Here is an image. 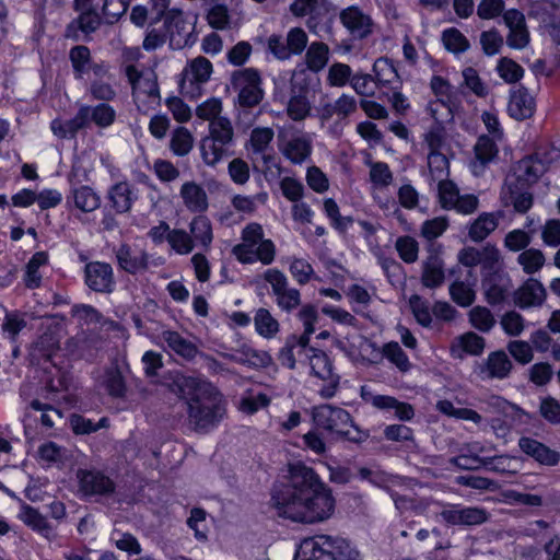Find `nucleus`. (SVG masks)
Segmentation results:
<instances>
[{
	"label": "nucleus",
	"instance_id": "obj_10",
	"mask_svg": "<svg viewBox=\"0 0 560 560\" xmlns=\"http://www.w3.org/2000/svg\"><path fill=\"white\" fill-rule=\"evenodd\" d=\"M77 479L79 490L84 497H108L115 493L114 480L103 471L92 469H78Z\"/></svg>",
	"mask_w": 560,
	"mask_h": 560
},
{
	"label": "nucleus",
	"instance_id": "obj_28",
	"mask_svg": "<svg viewBox=\"0 0 560 560\" xmlns=\"http://www.w3.org/2000/svg\"><path fill=\"white\" fill-rule=\"evenodd\" d=\"M190 236L194 244L208 250L213 240L212 224L206 215H197L189 223Z\"/></svg>",
	"mask_w": 560,
	"mask_h": 560
},
{
	"label": "nucleus",
	"instance_id": "obj_18",
	"mask_svg": "<svg viewBox=\"0 0 560 560\" xmlns=\"http://www.w3.org/2000/svg\"><path fill=\"white\" fill-rule=\"evenodd\" d=\"M482 284L487 301L492 305L502 303L512 289L510 277L500 272L487 276Z\"/></svg>",
	"mask_w": 560,
	"mask_h": 560
},
{
	"label": "nucleus",
	"instance_id": "obj_30",
	"mask_svg": "<svg viewBox=\"0 0 560 560\" xmlns=\"http://www.w3.org/2000/svg\"><path fill=\"white\" fill-rule=\"evenodd\" d=\"M162 338L175 353L184 359L191 360L198 352L197 347L177 331L166 330L162 334Z\"/></svg>",
	"mask_w": 560,
	"mask_h": 560
},
{
	"label": "nucleus",
	"instance_id": "obj_47",
	"mask_svg": "<svg viewBox=\"0 0 560 560\" xmlns=\"http://www.w3.org/2000/svg\"><path fill=\"white\" fill-rule=\"evenodd\" d=\"M428 166L431 180L439 183L447 179L450 174L448 161L444 154L430 152L428 155Z\"/></svg>",
	"mask_w": 560,
	"mask_h": 560
},
{
	"label": "nucleus",
	"instance_id": "obj_37",
	"mask_svg": "<svg viewBox=\"0 0 560 560\" xmlns=\"http://www.w3.org/2000/svg\"><path fill=\"white\" fill-rule=\"evenodd\" d=\"M212 70V63L206 57L199 56L188 63L185 78L191 83H205L210 79Z\"/></svg>",
	"mask_w": 560,
	"mask_h": 560
},
{
	"label": "nucleus",
	"instance_id": "obj_9",
	"mask_svg": "<svg viewBox=\"0 0 560 560\" xmlns=\"http://www.w3.org/2000/svg\"><path fill=\"white\" fill-rule=\"evenodd\" d=\"M311 354H306L310 361L312 373L326 382L319 390V395L329 399L334 397L339 387L340 376L332 372V363L328 355L318 349L311 348Z\"/></svg>",
	"mask_w": 560,
	"mask_h": 560
},
{
	"label": "nucleus",
	"instance_id": "obj_7",
	"mask_svg": "<svg viewBox=\"0 0 560 560\" xmlns=\"http://www.w3.org/2000/svg\"><path fill=\"white\" fill-rule=\"evenodd\" d=\"M311 93L310 80L305 71L294 73L287 105V114L292 120L302 121L310 116L312 110Z\"/></svg>",
	"mask_w": 560,
	"mask_h": 560
},
{
	"label": "nucleus",
	"instance_id": "obj_52",
	"mask_svg": "<svg viewBox=\"0 0 560 560\" xmlns=\"http://www.w3.org/2000/svg\"><path fill=\"white\" fill-rule=\"evenodd\" d=\"M69 421L73 432L77 434H89L108 427L107 418H102L97 423H94L90 419L77 413L71 415Z\"/></svg>",
	"mask_w": 560,
	"mask_h": 560
},
{
	"label": "nucleus",
	"instance_id": "obj_31",
	"mask_svg": "<svg viewBox=\"0 0 560 560\" xmlns=\"http://www.w3.org/2000/svg\"><path fill=\"white\" fill-rule=\"evenodd\" d=\"M230 358L238 364L254 368H266L271 363V357L267 352L246 347L235 351Z\"/></svg>",
	"mask_w": 560,
	"mask_h": 560
},
{
	"label": "nucleus",
	"instance_id": "obj_12",
	"mask_svg": "<svg viewBox=\"0 0 560 560\" xmlns=\"http://www.w3.org/2000/svg\"><path fill=\"white\" fill-rule=\"evenodd\" d=\"M428 254L422 262L421 282L424 287L434 289L441 287L445 280L444 262L441 258L442 245L425 246Z\"/></svg>",
	"mask_w": 560,
	"mask_h": 560
},
{
	"label": "nucleus",
	"instance_id": "obj_59",
	"mask_svg": "<svg viewBox=\"0 0 560 560\" xmlns=\"http://www.w3.org/2000/svg\"><path fill=\"white\" fill-rule=\"evenodd\" d=\"M497 70L500 77L508 83L517 82L524 74L523 68L509 58L500 59Z\"/></svg>",
	"mask_w": 560,
	"mask_h": 560
},
{
	"label": "nucleus",
	"instance_id": "obj_61",
	"mask_svg": "<svg viewBox=\"0 0 560 560\" xmlns=\"http://www.w3.org/2000/svg\"><path fill=\"white\" fill-rule=\"evenodd\" d=\"M275 132L268 127H258L250 132V145L255 153H262L272 141Z\"/></svg>",
	"mask_w": 560,
	"mask_h": 560
},
{
	"label": "nucleus",
	"instance_id": "obj_50",
	"mask_svg": "<svg viewBox=\"0 0 560 560\" xmlns=\"http://www.w3.org/2000/svg\"><path fill=\"white\" fill-rule=\"evenodd\" d=\"M469 322L478 330L488 332L495 324L494 316L483 306H475L469 312Z\"/></svg>",
	"mask_w": 560,
	"mask_h": 560
},
{
	"label": "nucleus",
	"instance_id": "obj_60",
	"mask_svg": "<svg viewBox=\"0 0 560 560\" xmlns=\"http://www.w3.org/2000/svg\"><path fill=\"white\" fill-rule=\"evenodd\" d=\"M277 305L285 311L291 312L301 304V294L298 289L289 288V284L282 291L275 294Z\"/></svg>",
	"mask_w": 560,
	"mask_h": 560
},
{
	"label": "nucleus",
	"instance_id": "obj_15",
	"mask_svg": "<svg viewBox=\"0 0 560 560\" xmlns=\"http://www.w3.org/2000/svg\"><path fill=\"white\" fill-rule=\"evenodd\" d=\"M513 298L521 308L537 307L546 301L547 292L540 281L529 278L514 291Z\"/></svg>",
	"mask_w": 560,
	"mask_h": 560
},
{
	"label": "nucleus",
	"instance_id": "obj_1",
	"mask_svg": "<svg viewBox=\"0 0 560 560\" xmlns=\"http://www.w3.org/2000/svg\"><path fill=\"white\" fill-rule=\"evenodd\" d=\"M270 505L279 517L317 524L332 516L336 499L313 468L298 463L289 468L288 483L273 488Z\"/></svg>",
	"mask_w": 560,
	"mask_h": 560
},
{
	"label": "nucleus",
	"instance_id": "obj_32",
	"mask_svg": "<svg viewBox=\"0 0 560 560\" xmlns=\"http://www.w3.org/2000/svg\"><path fill=\"white\" fill-rule=\"evenodd\" d=\"M545 164L536 158L528 156L521 160L516 166L517 178L527 184H533L545 173Z\"/></svg>",
	"mask_w": 560,
	"mask_h": 560
},
{
	"label": "nucleus",
	"instance_id": "obj_42",
	"mask_svg": "<svg viewBox=\"0 0 560 560\" xmlns=\"http://www.w3.org/2000/svg\"><path fill=\"white\" fill-rule=\"evenodd\" d=\"M170 147L177 156L187 155L194 147V137L185 127L176 128L171 137Z\"/></svg>",
	"mask_w": 560,
	"mask_h": 560
},
{
	"label": "nucleus",
	"instance_id": "obj_22",
	"mask_svg": "<svg viewBox=\"0 0 560 560\" xmlns=\"http://www.w3.org/2000/svg\"><path fill=\"white\" fill-rule=\"evenodd\" d=\"M115 255L119 267L131 275H136L137 272L148 269V254L141 252L136 255L127 244L120 245L116 249Z\"/></svg>",
	"mask_w": 560,
	"mask_h": 560
},
{
	"label": "nucleus",
	"instance_id": "obj_25",
	"mask_svg": "<svg viewBox=\"0 0 560 560\" xmlns=\"http://www.w3.org/2000/svg\"><path fill=\"white\" fill-rule=\"evenodd\" d=\"M88 108H80L77 115L67 121L54 119L50 128L58 138H73L77 132L88 126Z\"/></svg>",
	"mask_w": 560,
	"mask_h": 560
},
{
	"label": "nucleus",
	"instance_id": "obj_6",
	"mask_svg": "<svg viewBox=\"0 0 560 560\" xmlns=\"http://www.w3.org/2000/svg\"><path fill=\"white\" fill-rule=\"evenodd\" d=\"M231 86L237 92V103L243 108L257 106L264 97L261 78L254 68L236 70L231 74Z\"/></svg>",
	"mask_w": 560,
	"mask_h": 560
},
{
	"label": "nucleus",
	"instance_id": "obj_34",
	"mask_svg": "<svg viewBox=\"0 0 560 560\" xmlns=\"http://www.w3.org/2000/svg\"><path fill=\"white\" fill-rule=\"evenodd\" d=\"M103 385L109 396L115 398L125 397L127 386L122 373L117 364L109 366L105 371Z\"/></svg>",
	"mask_w": 560,
	"mask_h": 560
},
{
	"label": "nucleus",
	"instance_id": "obj_8",
	"mask_svg": "<svg viewBox=\"0 0 560 560\" xmlns=\"http://www.w3.org/2000/svg\"><path fill=\"white\" fill-rule=\"evenodd\" d=\"M280 152L293 164H302L312 153V140L294 129H281L278 133Z\"/></svg>",
	"mask_w": 560,
	"mask_h": 560
},
{
	"label": "nucleus",
	"instance_id": "obj_35",
	"mask_svg": "<svg viewBox=\"0 0 560 560\" xmlns=\"http://www.w3.org/2000/svg\"><path fill=\"white\" fill-rule=\"evenodd\" d=\"M455 107L456 102L453 98H436L429 102L427 109L434 119L435 125H443L453 120Z\"/></svg>",
	"mask_w": 560,
	"mask_h": 560
},
{
	"label": "nucleus",
	"instance_id": "obj_16",
	"mask_svg": "<svg viewBox=\"0 0 560 560\" xmlns=\"http://www.w3.org/2000/svg\"><path fill=\"white\" fill-rule=\"evenodd\" d=\"M503 218L502 211L482 212L467 228L468 237L475 243L485 241L494 232Z\"/></svg>",
	"mask_w": 560,
	"mask_h": 560
},
{
	"label": "nucleus",
	"instance_id": "obj_19",
	"mask_svg": "<svg viewBox=\"0 0 560 560\" xmlns=\"http://www.w3.org/2000/svg\"><path fill=\"white\" fill-rule=\"evenodd\" d=\"M513 363L503 350L490 352L480 368L481 374L487 378L504 380L509 377Z\"/></svg>",
	"mask_w": 560,
	"mask_h": 560
},
{
	"label": "nucleus",
	"instance_id": "obj_57",
	"mask_svg": "<svg viewBox=\"0 0 560 560\" xmlns=\"http://www.w3.org/2000/svg\"><path fill=\"white\" fill-rule=\"evenodd\" d=\"M532 243V236L524 230L510 231L504 237V247L511 252H524Z\"/></svg>",
	"mask_w": 560,
	"mask_h": 560
},
{
	"label": "nucleus",
	"instance_id": "obj_33",
	"mask_svg": "<svg viewBox=\"0 0 560 560\" xmlns=\"http://www.w3.org/2000/svg\"><path fill=\"white\" fill-rule=\"evenodd\" d=\"M329 60V47L323 42L312 43L305 54V62L310 70L319 72Z\"/></svg>",
	"mask_w": 560,
	"mask_h": 560
},
{
	"label": "nucleus",
	"instance_id": "obj_5",
	"mask_svg": "<svg viewBox=\"0 0 560 560\" xmlns=\"http://www.w3.org/2000/svg\"><path fill=\"white\" fill-rule=\"evenodd\" d=\"M126 75L132 86V96L139 110L147 112L160 105L158 77L153 70L139 71L130 65L126 68Z\"/></svg>",
	"mask_w": 560,
	"mask_h": 560
},
{
	"label": "nucleus",
	"instance_id": "obj_4",
	"mask_svg": "<svg viewBox=\"0 0 560 560\" xmlns=\"http://www.w3.org/2000/svg\"><path fill=\"white\" fill-rule=\"evenodd\" d=\"M294 560H359V555L345 540L322 535L304 539Z\"/></svg>",
	"mask_w": 560,
	"mask_h": 560
},
{
	"label": "nucleus",
	"instance_id": "obj_36",
	"mask_svg": "<svg viewBox=\"0 0 560 560\" xmlns=\"http://www.w3.org/2000/svg\"><path fill=\"white\" fill-rule=\"evenodd\" d=\"M448 228V220L446 217H436L427 220L420 228V236L425 240L427 245H441L436 240L443 235Z\"/></svg>",
	"mask_w": 560,
	"mask_h": 560
},
{
	"label": "nucleus",
	"instance_id": "obj_54",
	"mask_svg": "<svg viewBox=\"0 0 560 560\" xmlns=\"http://www.w3.org/2000/svg\"><path fill=\"white\" fill-rule=\"evenodd\" d=\"M129 0H105L102 13L107 24L116 23L128 10Z\"/></svg>",
	"mask_w": 560,
	"mask_h": 560
},
{
	"label": "nucleus",
	"instance_id": "obj_14",
	"mask_svg": "<svg viewBox=\"0 0 560 560\" xmlns=\"http://www.w3.org/2000/svg\"><path fill=\"white\" fill-rule=\"evenodd\" d=\"M441 517L450 525L475 526L487 522L489 513L477 506L451 508L443 510Z\"/></svg>",
	"mask_w": 560,
	"mask_h": 560
},
{
	"label": "nucleus",
	"instance_id": "obj_62",
	"mask_svg": "<svg viewBox=\"0 0 560 560\" xmlns=\"http://www.w3.org/2000/svg\"><path fill=\"white\" fill-rule=\"evenodd\" d=\"M352 78V70L350 66L341 62H336L330 66L328 70L327 81L331 86H343Z\"/></svg>",
	"mask_w": 560,
	"mask_h": 560
},
{
	"label": "nucleus",
	"instance_id": "obj_39",
	"mask_svg": "<svg viewBox=\"0 0 560 560\" xmlns=\"http://www.w3.org/2000/svg\"><path fill=\"white\" fill-rule=\"evenodd\" d=\"M219 143L232 147L234 143V128L226 117H219L209 124V135Z\"/></svg>",
	"mask_w": 560,
	"mask_h": 560
},
{
	"label": "nucleus",
	"instance_id": "obj_49",
	"mask_svg": "<svg viewBox=\"0 0 560 560\" xmlns=\"http://www.w3.org/2000/svg\"><path fill=\"white\" fill-rule=\"evenodd\" d=\"M395 248L402 261L406 264H413L418 259L419 244L418 242L408 235L400 236L396 240Z\"/></svg>",
	"mask_w": 560,
	"mask_h": 560
},
{
	"label": "nucleus",
	"instance_id": "obj_17",
	"mask_svg": "<svg viewBox=\"0 0 560 560\" xmlns=\"http://www.w3.org/2000/svg\"><path fill=\"white\" fill-rule=\"evenodd\" d=\"M518 446L523 453L541 465L555 466L560 460V454L557 451L549 448L547 445L532 438H521L518 440Z\"/></svg>",
	"mask_w": 560,
	"mask_h": 560
},
{
	"label": "nucleus",
	"instance_id": "obj_13",
	"mask_svg": "<svg viewBox=\"0 0 560 560\" xmlns=\"http://www.w3.org/2000/svg\"><path fill=\"white\" fill-rule=\"evenodd\" d=\"M339 19L354 38L363 39L372 33L373 21L371 16L357 5L343 9L339 14Z\"/></svg>",
	"mask_w": 560,
	"mask_h": 560
},
{
	"label": "nucleus",
	"instance_id": "obj_40",
	"mask_svg": "<svg viewBox=\"0 0 560 560\" xmlns=\"http://www.w3.org/2000/svg\"><path fill=\"white\" fill-rule=\"evenodd\" d=\"M73 201L83 212H92L101 205L100 196L89 186H81L72 190Z\"/></svg>",
	"mask_w": 560,
	"mask_h": 560
},
{
	"label": "nucleus",
	"instance_id": "obj_11",
	"mask_svg": "<svg viewBox=\"0 0 560 560\" xmlns=\"http://www.w3.org/2000/svg\"><path fill=\"white\" fill-rule=\"evenodd\" d=\"M84 279L85 284L94 292L109 294L114 291V270L107 262H88L84 267Z\"/></svg>",
	"mask_w": 560,
	"mask_h": 560
},
{
	"label": "nucleus",
	"instance_id": "obj_45",
	"mask_svg": "<svg viewBox=\"0 0 560 560\" xmlns=\"http://www.w3.org/2000/svg\"><path fill=\"white\" fill-rule=\"evenodd\" d=\"M48 256L45 252H37L33 255L31 260L26 265L25 271V285L30 289H35L40 285L42 276L38 272L40 266L47 264Z\"/></svg>",
	"mask_w": 560,
	"mask_h": 560
},
{
	"label": "nucleus",
	"instance_id": "obj_21",
	"mask_svg": "<svg viewBox=\"0 0 560 560\" xmlns=\"http://www.w3.org/2000/svg\"><path fill=\"white\" fill-rule=\"evenodd\" d=\"M535 100L526 89L513 91L510 96L508 112L516 120L530 118L535 112Z\"/></svg>",
	"mask_w": 560,
	"mask_h": 560
},
{
	"label": "nucleus",
	"instance_id": "obj_3",
	"mask_svg": "<svg viewBox=\"0 0 560 560\" xmlns=\"http://www.w3.org/2000/svg\"><path fill=\"white\" fill-rule=\"evenodd\" d=\"M312 418L317 428L336 433L354 443L368 440L369 433L357 427L350 413L337 406L324 404L312 409Z\"/></svg>",
	"mask_w": 560,
	"mask_h": 560
},
{
	"label": "nucleus",
	"instance_id": "obj_55",
	"mask_svg": "<svg viewBox=\"0 0 560 560\" xmlns=\"http://www.w3.org/2000/svg\"><path fill=\"white\" fill-rule=\"evenodd\" d=\"M452 300L460 306H469L475 301V291L463 281H455L450 287Z\"/></svg>",
	"mask_w": 560,
	"mask_h": 560
},
{
	"label": "nucleus",
	"instance_id": "obj_26",
	"mask_svg": "<svg viewBox=\"0 0 560 560\" xmlns=\"http://www.w3.org/2000/svg\"><path fill=\"white\" fill-rule=\"evenodd\" d=\"M486 347L485 339L476 332L469 331L458 336L451 351L454 357L462 358L460 351L470 355H480Z\"/></svg>",
	"mask_w": 560,
	"mask_h": 560
},
{
	"label": "nucleus",
	"instance_id": "obj_48",
	"mask_svg": "<svg viewBox=\"0 0 560 560\" xmlns=\"http://www.w3.org/2000/svg\"><path fill=\"white\" fill-rule=\"evenodd\" d=\"M255 326L259 335L270 338L279 330V323L267 308H259L255 315Z\"/></svg>",
	"mask_w": 560,
	"mask_h": 560
},
{
	"label": "nucleus",
	"instance_id": "obj_46",
	"mask_svg": "<svg viewBox=\"0 0 560 560\" xmlns=\"http://www.w3.org/2000/svg\"><path fill=\"white\" fill-rule=\"evenodd\" d=\"M166 241L171 248L179 255H187L194 249V241L188 232L174 229L167 233Z\"/></svg>",
	"mask_w": 560,
	"mask_h": 560
},
{
	"label": "nucleus",
	"instance_id": "obj_27",
	"mask_svg": "<svg viewBox=\"0 0 560 560\" xmlns=\"http://www.w3.org/2000/svg\"><path fill=\"white\" fill-rule=\"evenodd\" d=\"M112 207L118 213L128 212L136 199L133 190L127 182H119L115 184L108 192Z\"/></svg>",
	"mask_w": 560,
	"mask_h": 560
},
{
	"label": "nucleus",
	"instance_id": "obj_2",
	"mask_svg": "<svg viewBox=\"0 0 560 560\" xmlns=\"http://www.w3.org/2000/svg\"><path fill=\"white\" fill-rule=\"evenodd\" d=\"M176 385L180 397L186 400L191 430L205 433L222 420L225 415L223 399L211 383L198 377L183 376L176 381Z\"/></svg>",
	"mask_w": 560,
	"mask_h": 560
},
{
	"label": "nucleus",
	"instance_id": "obj_44",
	"mask_svg": "<svg viewBox=\"0 0 560 560\" xmlns=\"http://www.w3.org/2000/svg\"><path fill=\"white\" fill-rule=\"evenodd\" d=\"M546 258L544 253L537 248H527L517 257V262L522 266L523 271L527 275L538 272L545 265Z\"/></svg>",
	"mask_w": 560,
	"mask_h": 560
},
{
	"label": "nucleus",
	"instance_id": "obj_38",
	"mask_svg": "<svg viewBox=\"0 0 560 560\" xmlns=\"http://www.w3.org/2000/svg\"><path fill=\"white\" fill-rule=\"evenodd\" d=\"M479 265L487 276L500 271L502 267V256L495 245L488 243L479 249Z\"/></svg>",
	"mask_w": 560,
	"mask_h": 560
},
{
	"label": "nucleus",
	"instance_id": "obj_20",
	"mask_svg": "<svg viewBox=\"0 0 560 560\" xmlns=\"http://www.w3.org/2000/svg\"><path fill=\"white\" fill-rule=\"evenodd\" d=\"M179 195L187 210L194 213H203L209 208L206 190L196 182H186L182 185Z\"/></svg>",
	"mask_w": 560,
	"mask_h": 560
},
{
	"label": "nucleus",
	"instance_id": "obj_58",
	"mask_svg": "<svg viewBox=\"0 0 560 560\" xmlns=\"http://www.w3.org/2000/svg\"><path fill=\"white\" fill-rule=\"evenodd\" d=\"M326 3L327 0H295L290 5V10L295 16L318 15Z\"/></svg>",
	"mask_w": 560,
	"mask_h": 560
},
{
	"label": "nucleus",
	"instance_id": "obj_56",
	"mask_svg": "<svg viewBox=\"0 0 560 560\" xmlns=\"http://www.w3.org/2000/svg\"><path fill=\"white\" fill-rule=\"evenodd\" d=\"M439 201L443 209L452 210L456 199L459 197V191L452 180H442L438 183Z\"/></svg>",
	"mask_w": 560,
	"mask_h": 560
},
{
	"label": "nucleus",
	"instance_id": "obj_64",
	"mask_svg": "<svg viewBox=\"0 0 560 560\" xmlns=\"http://www.w3.org/2000/svg\"><path fill=\"white\" fill-rule=\"evenodd\" d=\"M475 153L477 160H479L481 164H487L493 160L498 153V149L493 139L489 138L488 136L479 137L475 145Z\"/></svg>",
	"mask_w": 560,
	"mask_h": 560
},
{
	"label": "nucleus",
	"instance_id": "obj_29",
	"mask_svg": "<svg viewBox=\"0 0 560 560\" xmlns=\"http://www.w3.org/2000/svg\"><path fill=\"white\" fill-rule=\"evenodd\" d=\"M79 12V16L68 25L67 36H70L71 32L77 30L89 35L94 33L101 26V16L93 8L80 10Z\"/></svg>",
	"mask_w": 560,
	"mask_h": 560
},
{
	"label": "nucleus",
	"instance_id": "obj_63",
	"mask_svg": "<svg viewBox=\"0 0 560 560\" xmlns=\"http://www.w3.org/2000/svg\"><path fill=\"white\" fill-rule=\"evenodd\" d=\"M500 324L505 334L513 337L520 336L525 328L523 316L515 311L506 312L502 316Z\"/></svg>",
	"mask_w": 560,
	"mask_h": 560
},
{
	"label": "nucleus",
	"instance_id": "obj_43",
	"mask_svg": "<svg viewBox=\"0 0 560 560\" xmlns=\"http://www.w3.org/2000/svg\"><path fill=\"white\" fill-rule=\"evenodd\" d=\"M22 521L34 530L39 532L46 538L50 537L51 526L46 521V517L43 516L36 509L24 505L21 514Z\"/></svg>",
	"mask_w": 560,
	"mask_h": 560
},
{
	"label": "nucleus",
	"instance_id": "obj_53",
	"mask_svg": "<svg viewBox=\"0 0 560 560\" xmlns=\"http://www.w3.org/2000/svg\"><path fill=\"white\" fill-rule=\"evenodd\" d=\"M506 350L513 359L522 365L528 364L534 359L533 347L524 340H512L506 345Z\"/></svg>",
	"mask_w": 560,
	"mask_h": 560
},
{
	"label": "nucleus",
	"instance_id": "obj_24",
	"mask_svg": "<svg viewBox=\"0 0 560 560\" xmlns=\"http://www.w3.org/2000/svg\"><path fill=\"white\" fill-rule=\"evenodd\" d=\"M201 159L208 166H215L224 158L231 156L233 153L231 147L225 143H219L210 136H206L200 140L199 144Z\"/></svg>",
	"mask_w": 560,
	"mask_h": 560
},
{
	"label": "nucleus",
	"instance_id": "obj_51",
	"mask_svg": "<svg viewBox=\"0 0 560 560\" xmlns=\"http://www.w3.org/2000/svg\"><path fill=\"white\" fill-rule=\"evenodd\" d=\"M445 48L454 54H459L469 48V42L457 28L445 30L442 34Z\"/></svg>",
	"mask_w": 560,
	"mask_h": 560
},
{
	"label": "nucleus",
	"instance_id": "obj_23",
	"mask_svg": "<svg viewBox=\"0 0 560 560\" xmlns=\"http://www.w3.org/2000/svg\"><path fill=\"white\" fill-rule=\"evenodd\" d=\"M375 84L392 90L401 88V80L392 60L385 57L376 59L373 65Z\"/></svg>",
	"mask_w": 560,
	"mask_h": 560
},
{
	"label": "nucleus",
	"instance_id": "obj_41",
	"mask_svg": "<svg viewBox=\"0 0 560 560\" xmlns=\"http://www.w3.org/2000/svg\"><path fill=\"white\" fill-rule=\"evenodd\" d=\"M80 108H88V125L93 121L101 128L110 126L116 118L115 109L108 104L102 103L94 107L81 106Z\"/></svg>",
	"mask_w": 560,
	"mask_h": 560
}]
</instances>
